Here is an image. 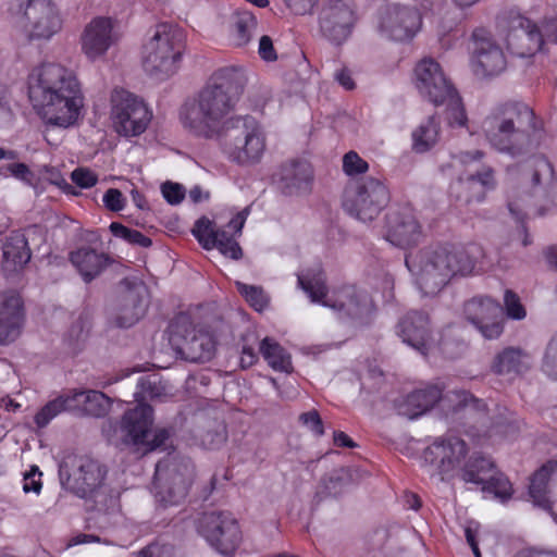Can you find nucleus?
<instances>
[{"mask_svg": "<svg viewBox=\"0 0 557 557\" xmlns=\"http://www.w3.org/2000/svg\"><path fill=\"white\" fill-rule=\"evenodd\" d=\"M235 284L239 294L257 311H262L268 306L269 298L261 287L247 285L238 281Z\"/></svg>", "mask_w": 557, "mask_h": 557, "instance_id": "obj_43", "label": "nucleus"}, {"mask_svg": "<svg viewBox=\"0 0 557 557\" xmlns=\"http://www.w3.org/2000/svg\"><path fill=\"white\" fill-rule=\"evenodd\" d=\"M467 483L483 485L495 471L494 462L485 457H472L459 470Z\"/></svg>", "mask_w": 557, "mask_h": 557, "instance_id": "obj_37", "label": "nucleus"}, {"mask_svg": "<svg viewBox=\"0 0 557 557\" xmlns=\"http://www.w3.org/2000/svg\"><path fill=\"white\" fill-rule=\"evenodd\" d=\"M482 491L493 494L500 503H505L511 498L512 486L508 479L500 472L494 471L482 485Z\"/></svg>", "mask_w": 557, "mask_h": 557, "instance_id": "obj_41", "label": "nucleus"}, {"mask_svg": "<svg viewBox=\"0 0 557 557\" xmlns=\"http://www.w3.org/2000/svg\"><path fill=\"white\" fill-rule=\"evenodd\" d=\"M258 53L263 61L272 62L277 59L272 39L264 35L259 40Z\"/></svg>", "mask_w": 557, "mask_h": 557, "instance_id": "obj_58", "label": "nucleus"}, {"mask_svg": "<svg viewBox=\"0 0 557 557\" xmlns=\"http://www.w3.org/2000/svg\"><path fill=\"white\" fill-rule=\"evenodd\" d=\"M448 107V122L451 126L463 127L467 125V115L465 108L461 104L460 98L458 97L456 90H454V96L446 100Z\"/></svg>", "mask_w": 557, "mask_h": 557, "instance_id": "obj_46", "label": "nucleus"}, {"mask_svg": "<svg viewBox=\"0 0 557 557\" xmlns=\"http://www.w3.org/2000/svg\"><path fill=\"white\" fill-rule=\"evenodd\" d=\"M65 468H60L63 478ZM69 488L82 498L96 497L106 485L107 469L98 460L79 457L73 462L72 470L66 472Z\"/></svg>", "mask_w": 557, "mask_h": 557, "instance_id": "obj_20", "label": "nucleus"}, {"mask_svg": "<svg viewBox=\"0 0 557 557\" xmlns=\"http://www.w3.org/2000/svg\"><path fill=\"white\" fill-rule=\"evenodd\" d=\"M46 178L53 185L58 186L63 193L67 195L77 196L79 193L75 190V188L70 185L66 180L61 175V173L53 168H46Z\"/></svg>", "mask_w": 557, "mask_h": 557, "instance_id": "obj_55", "label": "nucleus"}, {"mask_svg": "<svg viewBox=\"0 0 557 557\" xmlns=\"http://www.w3.org/2000/svg\"><path fill=\"white\" fill-rule=\"evenodd\" d=\"M508 51L519 58L534 55L542 49L544 36L557 42V17L544 23L543 29L517 9L505 10L499 16Z\"/></svg>", "mask_w": 557, "mask_h": 557, "instance_id": "obj_7", "label": "nucleus"}, {"mask_svg": "<svg viewBox=\"0 0 557 557\" xmlns=\"http://www.w3.org/2000/svg\"><path fill=\"white\" fill-rule=\"evenodd\" d=\"M465 315L486 339H495L504 331L502 308L490 297H474L465 305Z\"/></svg>", "mask_w": 557, "mask_h": 557, "instance_id": "obj_26", "label": "nucleus"}, {"mask_svg": "<svg viewBox=\"0 0 557 557\" xmlns=\"http://www.w3.org/2000/svg\"><path fill=\"white\" fill-rule=\"evenodd\" d=\"M224 152L238 164H253L265 151V135L259 122L249 115L231 117L222 133Z\"/></svg>", "mask_w": 557, "mask_h": 557, "instance_id": "obj_8", "label": "nucleus"}, {"mask_svg": "<svg viewBox=\"0 0 557 557\" xmlns=\"http://www.w3.org/2000/svg\"><path fill=\"white\" fill-rule=\"evenodd\" d=\"M71 178L81 188H90L98 183L97 174L87 168H77L71 173Z\"/></svg>", "mask_w": 557, "mask_h": 557, "instance_id": "obj_51", "label": "nucleus"}, {"mask_svg": "<svg viewBox=\"0 0 557 557\" xmlns=\"http://www.w3.org/2000/svg\"><path fill=\"white\" fill-rule=\"evenodd\" d=\"M198 532L216 552L232 555L242 542L237 521L227 512H206L198 521Z\"/></svg>", "mask_w": 557, "mask_h": 557, "instance_id": "obj_18", "label": "nucleus"}, {"mask_svg": "<svg viewBox=\"0 0 557 557\" xmlns=\"http://www.w3.org/2000/svg\"><path fill=\"white\" fill-rule=\"evenodd\" d=\"M23 30L30 41H49L63 27L59 7L52 0H27Z\"/></svg>", "mask_w": 557, "mask_h": 557, "instance_id": "obj_17", "label": "nucleus"}, {"mask_svg": "<svg viewBox=\"0 0 557 557\" xmlns=\"http://www.w3.org/2000/svg\"><path fill=\"white\" fill-rule=\"evenodd\" d=\"M555 473L557 461L549 460L533 473L529 484V496L533 505L548 512H553L554 505L548 483Z\"/></svg>", "mask_w": 557, "mask_h": 557, "instance_id": "obj_31", "label": "nucleus"}, {"mask_svg": "<svg viewBox=\"0 0 557 557\" xmlns=\"http://www.w3.org/2000/svg\"><path fill=\"white\" fill-rule=\"evenodd\" d=\"M387 227V240L401 248L418 244L422 237L421 225L409 207L388 214Z\"/></svg>", "mask_w": 557, "mask_h": 557, "instance_id": "obj_27", "label": "nucleus"}, {"mask_svg": "<svg viewBox=\"0 0 557 557\" xmlns=\"http://www.w3.org/2000/svg\"><path fill=\"white\" fill-rule=\"evenodd\" d=\"M152 117L151 112L134 94L114 89L111 95V120L114 131L125 137L143 134Z\"/></svg>", "mask_w": 557, "mask_h": 557, "instance_id": "obj_14", "label": "nucleus"}, {"mask_svg": "<svg viewBox=\"0 0 557 557\" xmlns=\"http://www.w3.org/2000/svg\"><path fill=\"white\" fill-rule=\"evenodd\" d=\"M343 170L349 175H358L367 172L368 163L355 151L347 152L343 158Z\"/></svg>", "mask_w": 557, "mask_h": 557, "instance_id": "obj_50", "label": "nucleus"}, {"mask_svg": "<svg viewBox=\"0 0 557 557\" xmlns=\"http://www.w3.org/2000/svg\"><path fill=\"white\" fill-rule=\"evenodd\" d=\"M440 138V120L435 115L429 116L411 132V149L416 153H425L438 144Z\"/></svg>", "mask_w": 557, "mask_h": 557, "instance_id": "obj_33", "label": "nucleus"}, {"mask_svg": "<svg viewBox=\"0 0 557 557\" xmlns=\"http://www.w3.org/2000/svg\"><path fill=\"white\" fill-rule=\"evenodd\" d=\"M70 260L86 283L99 276L112 262L109 255L90 247L72 251Z\"/></svg>", "mask_w": 557, "mask_h": 557, "instance_id": "obj_30", "label": "nucleus"}, {"mask_svg": "<svg viewBox=\"0 0 557 557\" xmlns=\"http://www.w3.org/2000/svg\"><path fill=\"white\" fill-rule=\"evenodd\" d=\"M27 238L21 232H12L2 243V269L5 273L21 271L30 260Z\"/></svg>", "mask_w": 557, "mask_h": 557, "instance_id": "obj_29", "label": "nucleus"}, {"mask_svg": "<svg viewBox=\"0 0 557 557\" xmlns=\"http://www.w3.org/2000/svg\"><path fill=\"white\" fill-rule=\"evenodd\" d=\"M258 361V354L255 351L252 347L243 346L240 354V367L243 369L250 368Z\"/></svg>", "mask_w": 557, "mask_h": 557, "instance_id": "obj_62", "label": "nucleus"}, {"mask_svg": "<svg viewBox=\"0 0 557 557\" xmlns=\"http://www.w3.org/2000/svg\"><path fill=\"white\" fill-rule=\"evenodd\" d=\"M161 193L170 205H178L185 197V189L178 183L166 182L162 184Z\"/></svg>", "mask_w": 557, "mask_h": 557, "instance_id": "obj_53", "label": "nucleus"}, {"mask_svg": "<svg viewBox=\"0 0 557 557\" xmlns=\"http://www.w3.org/2000/svg\"><path fill=\"white\" fill-rule=\"evenodd\" d=\"M257 28L256 17L249 13L244 12L235 16L231 28V41L236 47L246 46L252 38Z\"/></svg>", "mask_w": 557, "mask_h": 557, "instance_id": "obj_39", "label": "nucleus"}, {"mask_svg": "<svg viewBox=\"0 0 557 557\" xmlns=\"http://www.w3.org/2000/svg\"><path fill=\"white\" fill-rule=\"evenodd\" d=\"M91 543H102V544H106V545H110L111 544V542H109L106 539H101L99 535L79 533V534L74 535L70 540L69 545L70 546H75V545L91 544Z\"/></svg>", "mask_w": 557, "mask_h": 557, "instance_id": "obj_61", "label": "nucleus"}, {"mask_svg": "<svg viewBox=\"0 0 557 557\" xmlns=\"http://www.w3.org/2000/svg\"><path fill=\"white\" fill-rule=\"evenodd\" d=\"M548 265L557 271V246L547 248L544 252Z\"/></svg>", "mask_w": 557, "mask_h": 557, "instance_id": "obj_64", "label": "nucleus"}, {"mask_svg": "<svg viewBox=\"0 0 557 557\" xmlns=\"http://www.w3.org/2000/svg\"><path fill=\"white\" fill-rule=\"evenodd\" d=\"M543 371L548 376L557 380V333L547 344L543 359Z\"/></svg>", "mask_w": 557, "mask_h": 557, "instance_id": "obj_49", "label": "nucleus"}, {"mask_svg": "<svg viewBox=\"0 0 557 557\" xmlns=\"http://www.w3.org/2000/svg\"><path fill=\"white\" fill-rule=\"evenodd\" d=\"M357 20L351 0H324L319 14L320 29L330 40L341 44L351 34Z\"/></svg>", "mask_w": 557, "mask_h": 557, "instance_id": "obj_24", "label": "nucleus"}, {"mask_svg": "<svg viewBox=\"0 0 557 557\" xmlns=\"http://www.w3.org/2000/svg\"><path fill=\"white\" fill-rule=\"evenodd\" d=\"M85 389H71L57 396L62 411L77 412L82 414Z\"/></svg>", "mask_w": 557, "mask_h": 557, "instance_id": "obj_45", "label": "nucleus"}, {"mask_svg": "<svg viewBox=\"0 0 557 557\" xmlns=\"http://www.w3.org/2000/svg\"><path fill=\"white\" fill-rule=\"evenodd\" d=\"M62 412L61 406L55 397L38 410L34 417V422L37 428L44 429Z\"/></svg>", "mask_w": 557, "mask_h": 557, "instance_id": "obj_47", "label": "nucleus"}, {"mask_svg": "<svg viewBox=\"0 0 557 557\" xmlns=\"http://www.w3.org/2000/svg\"><path fill=\"white\" fill-rule=\"evenodd\" d=\"M260 354L274 371H293L290 355L272 337H264L259 345Z\"/></svg>", "mask_w": 557, "mask_h": 557, "instance_id": "obj_36", "label": "nucleus"}, {"mask_svg": "<svg viewBox=\"0 0 557 557\" xmlns=\"http://www.w3.org/2000/svg\"><path fill=\"white\" fill-rule=\"evenodd\" d=\"M300 421L310 429L317 435H322L324 433L322 420L315 410H311L300 414Z\"/></svg>", "mask_w": 557, "mask_h": 557, "instance_id": "obj_57", "label": "nucleus"}, {"mask_svg": "<svg viewBox=\"0 0 557 557\" xmlns=\"http://www.w3.org/2000/svg\"><path fill=\"white\" fill-rule=\"evenodd\" d=\"M110 408V398L102 392L85 389L82 414L95 418L103 417Z\"/></svg>", "mask_w": 557, "mask_h": 557, "instance_id": "obj_40", "label": "nucleus"}, {"mask_svg": "<svg viewBox=\"0 0 557 557\" xmlns=\"http://www.w3.org/2000/svg\"><path fill=\"white\" fill-rule=\"evenodd\" d=\"M421 24V15L416 8L393 3L379 13L376 28L386 39L407 41L417 35Z\"/></svg>", "mask_w": 557, "mask_h": 557, "instance_id": "obj_19", "label": "nucleus"}, {"mask_svg": "<svg viewBox=\"0 0 557 557\" xmlns=\"http://www.w3.org/2000/svg\"><path fill=\"white\" fill-rule=\"evenodd\" d=\"M504 306L506 314L512 320H523L527 315L525 308L520 301V298L513 292L507 289L504 295Z\"/></svg>", "mask_w": 557, "mask_h": 557, "instance_id": "obj_48", "label": "nucleus"}, {"mask_svg": "<svg viewBox=\"0 0 557 557\" xmlns=\"http://www.w3.org/2000/svg\"><path fill=\"white\" fill-rule=\"evenodd\" d=\"M388 202L387 187L373 177L349 185L343 197L344 210L361 222L373 221Z\"/></svg>", "mask_w": 557, "mask_h": 557, "instance_id": "obj_12", "label": "nucleus"}, {"mask_svg": "<svg viewBox=\"0 0 557 557\" xmlns=\"http://www.w3.org/2000/svg\"><path fill=\"white\" fill-rule=\"evenodd\" d=\"M470 65L474 74L493 76L504 71L506 59L492 34L484 28L473 30Z\"/></svg>", "mask_w": 557, "mask_h": 557, "instance_id": "obj_25", "label": "nucleus"}, {"mask_svg": "<svg viewBox=\"0 0 557 557\" xmlns=\"http://www.w3.org/2000/svg\"><path fill=\"white\" fill-rule=\"evenodd\" d=\"M28 98L45 124L62 128L76 123L84 104L75 73L57 62H42L32 70Z\"/></svg>", "mask_w": 557, "mask_h": 557, "instance_id": "obj_2", "label": "nucleus"}, {"mask_svg": "<svg viewBox=\"0 0 557 557\" xmlns=\"http://www.w3.org/2000/svg\"><path fill=\"white\" fill-rule=\"evenodd\" d=\"M216 228L212 221L202 216L196 221L193 227V235L197 238L199 244L207 250L214 248V235Z\"/></svg>", "mask_w": 557, "mask_h": 557, "instance_id": "obj_44", "label": "nucleus"}, {"mask_svg": "<svg viewBox=\"0 0 557 557\" xmlns=\"http://www.w3.org/2000/svg\"><path fill=\"white\" fill-rule=\"evenodd\" d=\"M479 248L454 244L429 246L406 257L418 288L426 296L438 293L451 278L473 273Z\"/></svg>", "mask_w": 557, "mask_h": 557, "instance_id": "obj_4", "label": "nucleus"}, {"mask_svg": "<svg viewBox=\"0 0 557 557\" xmlns=\"http://www.w3.org/2000/svg\"><path fill=\"white\" fill-rule=\"evenodd\" d=\"M109 228L115 237L121 238L131 245L147 248L152 244L151 239L141 232L127 227L119 222H112Z\"/></svg>", "mask_w": 557, "mask_h": 557, "instance_id": "obj_42", "label": "nucleus"}, {"mask_svg": "<svg viewBox=\"0 0 557 557\" xmlns=\"http://www.w3.org/2000/svg\"><path fill=\"white\" fill-rule=\"evenodd\" d=\"M163 472H169V478L166 483L157 492V502L163 508L180 505L188 494L194 476V468L189 462L160 461L156 466V479H161Z\"/></svg>", "mask_w": 557, "mask_h": 557, "instance_id": "obj_21", "label": "nucleus"}, {"mask_svg": "<svg viewBox=\"0 0 557 557\" xmlns=\"http://www.w3.org/2000/svg\"><path fill=\"white\" fill-rule=\"evenodd\" d=\"M24 323L22 299L8 292H0V345L14 342Z\"/></svg>", "mask_w": 557, "mask_h": 557, "instance_id": "obj_28", "label": "nucleus"}, {"mask_svg": "<svg viewBox=\"0 0 557 557\" xmlns=\"http://www.w3.org/2000/svg\"><path fill=\"white\" fill-rule=\"evenodd\" d=\"M147 304L138 292H131L116 319L121 327L134 325L146 313Z\"/></svg>", "mask_w": 557, "mask_h": 557, "instance_id": "obj_38", "label": "nucleus"}, {"mask_svg": "<svg viewBox=\"0 0 557 557\" xmlns=\"http://www.w3.org/2000/svg\"><path fill=\"white\" fill-rule=\"evenodd\" d=\"M454 404L453 409L457 410L460 407L479 408L482 404L481 400L473 398L466 391H454L442 396V389L435 385H429L425 388L416 389L407 396L398 399L395 408L399 416L406 417L410 420L416 419L431 409L437 401H445Z\"/></svg>", "mask_w": 557, "mask_h": 557, "instance_id": "obj_16", "label": "nucleus"}, {"mask_svg": "<svg viewBox=\"0 0 557 557\" xmlns=\"http://www.w3.org/2000/svg\"><path fill=\"white\" fill-rule=\"evenodd\" d=\"M41 472L37 466H32L30 470L25 473L23 479V491L25 493L39 494L42 487Z\"/></svg>", "mask_w": 557, "mask_h": 557, "instance_id": "obj_54", "label": "nucleus"}, {"mask_svg": "<svg viewBox=\"0 0 557 557\" xmlns=\"http://www.w3.org/2000/svg\"><path fill=\"white\" fill-rule=\"evenodd\" d=\"M287 7L295 13L304 15L311 12L318 0H284Z\"/></svg>", "mask_w": 557, "mask_h": 557, "instance_id": "obj_60", "label": "nucleus"}, {"mask_svg": "<svg viewBox=\"0 0 557 557\" xmlns=\"http://www.w3.org/2000/svg\"><path fill=\"white\" fill-rule=\"evenodd\" d=\"M243 88L242 71L234 67L215 71L198 95L183 106L180 114L183 126L200 137L221 136Z\"/></svg>", "mask_w": 557, "mask_h": 557, "instance_id": "obj_3", "label": "nucleus"}, {"mask_svg": "<svg viewBox=\"0 0 557 557\" xmlns=\"http://www.w3.org/2000/svg\"><path fill=\"white\" fill-rule=\"evenodd\" d=\"M169 342L176 355L189 362H205L215 352V338L202 325H196L187 314H178L170 324Z\"/></svg>", "mask_w": 557, "mask_h": 557, "instance_id": "obj_10", "label": "nucleus"}, {"mask_svg": "<svg viewBox=\"0 0 557 557\" xmlns=\"http://www.w3.org/2000/svg\"><path fill=\"white\" fill-rule=\"evenodd\" d=\"M183 52L181 30L168 23L158 24L144 45L143 67L154 79H168L178 71Z\"/></svg>", "mask_w": 557, "mask_h": 557, "instance_id": "obj_6", "label": "nucleus"}, {"mask_svg": "<svg viewBox=\"0 0 557 557\" xmlns=\"http://www.w3.org/2000/svg\"><path fill=\"white\" fill-rule=\"evenodd\" d=\"M120 39L115 29V21L110 16H96L83 28L79 36L82 53L87 60L95 62L104 59L108 51Z\"/></svg>", "mask_w": 557, "mask_h": 557, "instance_id": "obj_22", "label": "nucleus"}, {"mask_svg": "<svg viewBox=\"0 0 557 557\" xmlns=\"http://www.w3.org/2000/svg\"><path fill=\"white\" fill-rule=\"evenodd\" d=\"M469 453L465 440L455 434L436 436L423 450V461L429 473L441 481L453 479L461 469Z\"/></svg>", "mask_w": 557, "mask_h": 557, "instance_id": "obj_11", "label": "nucleus"}, {"mask_svg": "<svg viewBox=\"0 0 557 557\" xmlns=\"http://www.w3.org/2000/svg\"><path fill=\"white\" fill-rule=\"evenodd\" d=\"M484 152L481 150L463 151L453 157L451 166L460 171L458 180L450 186L457 199L469 203L483 200L485 193L495 187L494 170L480 166Z\"/></svg>", "mask_w": 557, "mask_h": 557, "instance_id": "obj_9", "label": "nucleus"}, {"mask_svg": "<svg viewBox=\"0 0 557 557\" xmlns=\"http://www.w3.org/2000/svg\"><path fill=\"white\" fill-rule=\"evenodd\" d=\"M531 362L529 354L509 347L495 357L492 369L497 374H520L530 368Z\"/></svg>", "mask_w": 557, "mask_h": 557, "instance_id": "obj_35", "label": "nucleus"}, {"mask_svg": "<svg viewBox=\"0 0 557 557\" xmlns=\"http://www.w3.org/2000/svg\"><path fill=\"white\" fill-rule=\"evenodd\" d=\"M136 557H173V549L169 545L151 544L139 550Z\"/></svg>", "mask_w": 557, "mask_h": 557, "instance_id": "obj_56", "label": "nucleus"}, {"mask_svg": "<svg viewBox=\"0 0 557 557\" xmlns=\"http://www.w3.org/2000/svg\"><path fill=\"white\" fill-rule=\"evenodd\" d=\"M334 77L337 81V83L342 87H344L346 90H351L355 88V82H354L351 74L348 70H346V69L338 70L335 73Z\"/></svg>", "mask_w": 557, "mask_h": 557, "instance_id": "obj_63", "label": "nucleus"}, {"mask_svg": "<svg viewBox=\"0 0 557 557\" xmlns=\"http://www.w3.org/2000/svg\"><path fill=\"white\" fill-rule=\"evenodd\" d=\"M282 183L287 194H300L309 190L312 169L307 162H294L282 169Z\"/></svg>", "mask_w": 557, "mask_h": 557, "instance_id": "obj_34", "label": "nucleus"}, {"mask_svg": "<svg viewBox=\"0 0 557 557\" xmlns=\"http://www.w3.org/2000/svg\"><path fill=\"white\" fill-rule=\"evenodd\" d=\"M153 410L149 405L138 404L127 410L121 420L120 431L124 444L145 447L146 451L161 447L169 437L165 429L152 432Z\"/></svg>", "mask_w": 557, "mask_h": 557, "instance_id": "obj_15", "label": "nucleus"}, {"mask_svg": "<svg viewBox=\"0 0 557 557\" xmlns=\"http://www.w3.org/2000/svg\"><path fill=\"white\" fill-rule=\"evenodd\" d=\"M8 171L15 178L25 182L27 184H32L33 173L25 163H12L8 165Z\"/></svg>", "mask_w": 557, "mask_h": 557, "instance_id": "obj_59", "label": "nucleus"}, {"mask_svg": "<svg viewBox=\"0 0 557 557\" xmlns=\"http://www.w3.org/2000/svg\"><path fill=\"white\" fill-rule=\"evenodd\" d=\"M413 82L421 97L435 106L444 104L454 96V87L433 58H423L416 64Z\"/></svg>", "mask_w": 557, "mask_h": 557, "instance_id": "obj_23", "label": "nucleus"}, {"mask_svg": "<svg viewBox=\"0 0 557 557\" xmlns=\"http://www.w3.org/2000/svg\"><path fill=\"white\" fill-rule=\"evenodd\" d=\"M532 119L533 113L529 108L504 104L486 115L481 125L487 143L497 151L512 158L533 157L522 173L524 188H536L543 180H549L553 175L550 163L543 156L534 154L543 139V132L527 129L525 122Z\"/></svg>", "mask_w": 557, "mask_h": 557, "instance_id": "obj_1", "label": "nucleus"}, {"mask_svg": "<svg viewBox=\"0 0 557 557\" xmlns=\"http://www.w3.org/2000/svg\"><path fill=\"white\" fill-rule=\"evenodd\" d=\"M248 214L249 208L247 207L228 222L227 227L233 231V234H230V232L224 228H216L214 235V248H218L225 257H230L235 260L242 257V248L236 242L235 236L240 235Z\"/></svg>", "mask_w": 557, "mask_h": 557, "instance_id": "obj_32", "label": "nucleus"}, {"mask_svg": "<svg viewBox=\"0 0 557 557\" xmlns=\"http://www.w3.org/2000/svg\"><path fill=\"white\" fill-rule=\"evenodd\" d=\"M102 201L104 207L113 212L122 211L125 208L126 199L123 194L116 188H109L103 197Z\"/></svg>", "mask_w": 557, "mask_h": 557, "instance_id": "obj_52", "label": "nucleus"}, {"mask_svg": "<svg viewBox=\"0 0 557 557\" xmlns=\"http://www.w3.org/2000/svg\"><path fill=\"white\" fill-rule=\"evenodd\" d=\"M298 283L312 302L321 304L336 311L339 317L363 318L373 311L369 295L355 286H343L329 293L325 277L320 269L298 275Z\"/></svg>", "mask_w": 557, "mask_h": 557, "instance_id": "obj_5", "label": "nucleus"}, {"mask_svg": "<svg viewBox=\"0 0 557 557\" xmlns=\"http://www.w3.org/2000/svg\"><path fill=\"white\" fill-rule=\"evenodd\" d=\"M399 335L403 342L422 355L438 349L448 358L457 357L465 348L462 342H453L448 334H443L436 342L431 335L429 318L423 312H410L399 323Z\"/></svg>", "mask_w": 557, "mask_h": 557, "instance_id": "obj_13", "label": "nucleus"}]
</instances>
